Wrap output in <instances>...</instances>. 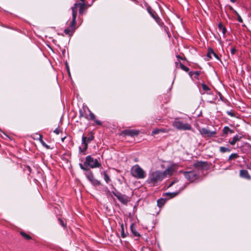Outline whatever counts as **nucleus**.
I'll return each instance as SVG.
<instances>
[{"instance_id":"37998d69","label":"nucleus","mask_w":251,"mask_h":251,"mask_svg":"<svg viewBox=\"0 0 251 251\" xmlns=\"http://www.w3.org/2000/svg\"><path fill=\"white\" fill-rule=\"evenodd\" d=\"M237 16H238V21L240 23H242L243 22V20L242 19V18L241 17V16L238 14L237 13Z\"/></svg>"},{"instance_id":"f257e3e1","label":"nucleus","mask_w":251,"mask_h":251,"mask_svg":"<svg viewBox=\"0 0 251 251\" xmlns=\"http://www.w3.org/2000/svg\"><path fill=\"white\" fill-rule=\"evenodd\" d=\"M166 174L164 172L156 170L151 172L148 175V177L146 181V183L150 187H154L157 186L165 177Z\"/></svg>"},{"instance_id":"1a4fd4ad","label":"nucleus","mask_w":251,"mask_h":251,"mask_svg":"<svg viewBox=\"0 0 251 251\" xmlns=\"http://www.w3.org/2000/svg\"><path fill=\"white\" fill-rule=\"evenodd\" d=\"M199 131L202 136H207L209 137H212L216 133V131H210L205 127H203L201 129L199 128Z\"/></svg>"},{"instance_id":"49530a36","label":"nucleus","mask_w":251,"mask_h":251,"mask_svg":"<svg viewBox=\"0 0 251 251\" xmlns=\"http://www.w3.org/2000/svg\"><path fill=\"white\" fill-rule=\"evenodd\" d=\"M213 55L217 60H220V58H219L218 55L217 54H216L214 52V53H213Z\"/></svg>"},{"instance_id":"ea45409f","label":"nucleus","mask_w":251,"mask_h":251,"mask_svg":"<svg viewBox=\"0 0 251 251\" xmlns=\"http://www.w3.org/2000/svg\"><path fill=\"white\" fill-rule=\"evenodd\" d=\"M195 77L197 79H198V76L200 75V72L199 71H195L194 73Z\"/></svg>"},{"instance_id":"7c9ffc66","label":"nucleus","mask_w":251,"mask_h":251,"mask_svg":"<svg viewBox=\"0 0 251 251\" xmlns=\"http://www.w3.org/2000/svg\"><path fill=\"white\" fill-rule=\"evenodd\" d=\"M239 155L238 154L236 153H231L228 158V161L230 160H232V159H237L239 157Z\"/></svg>"},{"instance_id":"dca6fc26","label":"nucleus","mask_w":251,"mask_h":251,"mask_svg":"<svg viewBox=\"0 0 251 251\" xmlns=\"http://www.w3.org/2000/svg\"><path fill=\"white\" fill-rule=\"evenodd\" d=\"M179 194L178 192H167L163 194V196H166V200H169L176 197Z\"/></svg>"},{"instance_id":"9b49d317","label":"nucleus","mask_w":251,"mask_h":251,"mask_svg":"<svg viewBox=\"0 0 251 251\" xmlns=\"http://www.w3.org/2000/svg\"><path fill=\"white\" fill-rule=\"evenodd\" d=\"M240 176L247 180L251 179V176L246 170H241L240 171Z\"/></svg>"},{"instance_id":"cd10ccee","label":"nucleus","mask_w":251,"mask_h":251,"mask_svg":"<svg viewBox=\"0 0 251 251\" xmlns=\"http://www.w3.org/2000/svg\"><path fill=\"white\" fill-rule=\"evenodd\" d=\"M147 11L150 15L153 18L156 15L155 12L152 9L151 6L147 7Z\"/></svg>"},{"instance_id":"5fc2aeb1","label":"nucleus","mask_w":251,"mask_h":251,"mask_svg":"<svg viewBox=\"0 0 251 251\" xmlns=\"http://www.w3.org/2000/svg\"><path fill=\"white\" fill-rule=\"evenodd\" d=\"M106 195H108V194H109L110 193L109 190H108V189H106Z\"/></svg>"},{"instance_id":"7ed1b4c3","label":"nucleus","mask_w":251,"mask_h":251,"mask_svg":"<svg viewBox=\"0 0 251 251\" xmlns=\"http://www.w3.org/2000/svg\"><path fill=\"white\" fill-rule=\"evenodd\" d=\"M81 2L79 3H75L73 6L72 7V13L73 12V10L75 11L76 12V15H77V8L79 7V14L80 15H82L84 12V11L89 7H90L93 3L94 0H92V2L90 4H89L87 1L85 0H79Z\"/></svg>"},{"instance_id":"864d4df0","label":"nucleus","mask_w":251,"mask_h":251,"mask_svg":"<svg viewBox=\"0 0 251 251\" xmlns=\"http://www.w3.org/2000/svg\"><path fill=\"white\" fill-rule=\"evenodd\" d=\"M176 57L179 59H182V57L179 55H176Z\"/></svg>"},{"instance_id":"3c124183","label":"nucleus","mask_w":251,"mask_h":251,"mask_svg":"<svg viewBox=\"0 0 251 251\" xmlns=\"http://www.w3.org/2000/svg\"><path fill=\"white\" fill-rule=\"evenodd\" d=\"M26 168H27L29 173H30L31 172V169L30 167H29V166H27Z\"/></svg>"},{"instance_id":"603ef678","label":"nucleus","mask_w":251,"mask_h":251,"mask_svg":"<svg viewBox=\"0 0 251 251\" xmlns=\"http://www.w3.org/2000/svg\"><path fill=\"white\" fill-rule=\"evenodd\" d=\"M164 30H165V31L166 32V33H167L168 34H169V31H168V28L167 26H164Z\"/></svg>"},{"instance_id":"c756f323","label":"nucleus","mask_w":251,"mask_h":251,"mask_svg":"<svg viewBox=\"0 0 251 251\" xmlns=\"http://www.w3.org/2000/svg\"><path fill=\"white\" fill-rule=\"evenodd\" d=\"M176 128L179 130H192V126H176Z\"/></svg>"},{"instance_id":"5701e85b","label":"nucleus","mask_w":251,"mask_h":251,"mask_svg":"<svg viewBox=\"0 0 251 251\" xmlns=\"http://www.w3.org/2000/svg\"><path fill=\"white\" fill-rule=\"evenodd\" d=\"M88 172V173L86 175V177L90 182H92L95 179L93 173L90 170Z\"/></svg>"},{"instance_id":"8fccbe9b","label":"nucleus","mask_w":251,"mask_h":251,"mask_svg":"<svg viewBox=\"0 0 251 251\" xmlns=\"http://www.w3.org/2000/svg\"><path fill=\"white\" fill-rule=\"evenodd\" d=\"M42 138H43L42 135H41V134L39 135V137L38 138V140H39V141L42 140H43Z\"/></svg>"},{"instance_id":"f03ea898","label":"nucleus","mask_w":251,"mask_h":251,"mask_svg":"<svg viewBox=\"0 0 251 251\" xmlns=\"http://www.w3.org/2000/svg\"><path fill=\"white\" fill-rule=\"evenodd\" d=\"M79 113L80 117H84L88 120L94 121L98 125H100L101 124L100 121L96 119L95 115L88 107H83L82 109H79Z\"/></svg>"},{"instance_id":"a878e982","label":"nucleus","mask_w":251,"mask_h":251,"mask_svg":"<svg viewBox=\"0 0 251 251\" xmlns=\"http://www.w3.org/2000/svg\"><path fill=\"white\" fill-rule=\"evenodd\" d=\"M153 19L155 20V22L158 24V25L160 26H163V23L162 22L161 19L157 15H155Z\"/></svg>"},{"instance_id":"2f4dec72","label":"nucleus","mask_w":251,"mask_h":251,"mask_svg":"<svg viewBox=\"0 0 251 251\" xmlns=\"http://www.w3.org/2000/svg\"><path fill=\"white\" fill-rule=\"evenodd\" d=\"M213 53H214V51L212 50V49L209 48L208 49V51H207V55H206V57L207 58H208V60H209V59H211V58H212L211 55L213 54Z\"/></svg>"},{"instance_id":"6ab92c4d","label":"nucleus","mask_w":251,"mask_h":251,"mask_svg":"<svg viewBox=\"0 0 251 251\" xmlns=\"http://www.w3.org/2000/svg\"><path fill=\"white\" fill-rule=\"evenodd\" d=\"M174 126H189L188 124L184 123L180 118H176L175 120Z\"/></svg>"},{"instance_id":"58836bf2","label":"nucleus","mask_w":251,"mask_h":251,"mask_svg":"<svg viewBox=\"0 0 251 251\" xmlns=\"http://www.w3.org/2000/svg\"><path fill=\"white\" fill-rule=\"evenodd\" d=\"M79 166L80 169L83 171H88L89 170V169L88 168L84 167V165L81 163H79Z\"/></svg>"},{"instance_id":"13d9d810","label":"nucleus","mask_w":251,"mask_h":251,"mask_svg":"<svg viewBox=\"0 0 251 251\" xmlns=\"http://www.w3.org/2000/svg\"><path fill=\"white\" fill-rule=\"evenodd\" d=\"M178 62H176V65L177 66L178 65Z\"/></svg>"},{"instance_id":"4468645a","label":"nucleus","mask_w":251,"mask_h":251,"mask_svg":"<svg viewBox=\"0 0 251 251\" xmlns=\"http://www.w3.org/2000/svg\"><path fill=\"white\" fill-rule=\"evenodd\" d=\"M243 135L241 134H236L233 136V139L231 141H229V143L231 145H234L235 143L239 141L242 138Z\"/></svg>"},{"instance_id":"c85d7f7f","label":"nucleus","mask_w":251,"mask_h":251,"mask_svg":"<svg viewBox=\"0 0 251 251\" xmlns=\"http://www.w3.org/2000/svg\"><path fill=\"white\" fill-rule=\"evenodd\" d=\"M103 176L104 180L106 183H108L109 182L111 181V179L108 175L106 173V171L103 172Z\"/></svg>"},{"instance_id":"393cba45","label":"nucleus","mask_w":251,"mask_h":251,"mask_svg":"<svg viewBox=\"0 0 251 251\" xmlns=\"http://www.w3.org/2000/svg\"><path fill=\"white\" fill-rule=\"evenodd\" d=\"M218 29L219 30H222V33L224 36L226 32V27L222 24V23H220L218 24Z\"/></svg>"},{"instance_id":"473e14b6","label":"nucleus","mask_w":251,"mask_h":251,"mask_svg":"<svg viewBox=\"0 0 251 251\" xmlns=\"http://www.w3.org/2000/svg\"><path fill=\"white\" fill-rule=\"evenodd\" d=\"M220 151L221 152L224 153L226 152H229L231 151V150L228 148L225 147H221L220 148Z\"/></svg>"},{"instance_id":"2eb2a0df","label":"nucleus","mask_w":251,"mask_h":251,"mask_svg":"<svg viewBox=\"0 0 251 251\" xmlns=\"http://www.w3.org/2000/svg\"><path fill=\"white\" fill-rule=\"evenodd\" d=\"M169 131V129H167L164 128H155L152 130L151 132L152 135H155L160 133H167Z\"/></svg>"},{"instance_id":"4be33fe9","label":"nucleus","mask_w":251,"mask_h":251,"mask_svg":"<svg viewBox=\"0 0 251 251\" xmlns=\"http://www.w3.org/2000/svg\"><path fill=\"white\" fill-rule=\"evenodd\" d=\"M74 31L75 29H74L72 27H71L70 26H69L64 30V32L66 34L68 35L69 36H72Z\"/></svg>"},{"instance_id":"4d7b16f0","label":"nucleus","mask_w":251,"mask_h":251,"mask_svg":"<svg viewBox=\"0 0 251 251\" xmlns=\"http://www.w3.org/2000/svg\"><path fill=\"white\" fill-rule=\"evenodd\" d=\"M236 0H230V1L231 2H232V3L235 2Z\"/></svg>"},{"instance_id":"052dcab7","label":"nucleus","mask_w":251,"mask_h":251,"mask_svg":"<svg viewBox=\"0 0 251 251\" xmlns=\"http://www.w3.org/2000/svg\"><path fill=\"white\" fill-rule=\"evenodd\" d=\"M197 127H198V126H197ZM199 127H200V126H199ZM200 128H199L198 129Z\"/></svg>"},{"instance_id":"6e6d98bb","label":"nucleus","mask_w":251,"mask_h":251,"mask_svg":"<svg viewBox=\"0 0 251 251\" xmlns=\"http://www.w3.org/2000/svg\"><path fill=\"white\" fill-rule=\"evenodd\" d=\"M65 138H66V136H64V137H62V138H61V141H62V142H64V140H65Z\"/></svg>"},{"instance_id":"f704fd0d","label":"nucleus","mask_w":251,"mask_h":251,"mask_svg":"<svg viewBox=\"0 0 251 251\" xmlns=\"http://www.w3.org/2000/svg\"><path fill=\"white\" fill-rule=\"evenodd\" d=\"M20 234L23 237H24L25 239L27 240H29L31 238V236L29 235L26 234L24 232L21 231L20 232Z\"/></svg>"},{"instance_id":"bb28decb","label":"nucleus","mask_w":251,"mask_h":251,"mask_svg":"<svg viewBox=\"0 0 251 251\" xmlns=\"http://www.w3.org/2000/svg\"><path fill=\"white\" fill-rule=\"evenodd\" d=\"M85 141H87V143L91 142L94 138V136L92 132H90V134L89 137L84 136Z\"/></svg>"},{"instance_id":"39448f33","label":"nucleus","mask_w":251,"mask_h":251,"mask_svg":"<svg viewBox=\"0 0 251 251\" xmlns=\"http://www.w3.org/2000/svg\"><path fill=\"white\" fill-rule=\"evenodd\" d=\"M84 164L86 166H89L91 168H99L101 164L98 161V159H94L91 155H88L85 157V161Z\"/></svg>"},{"instance_id":"423d86ee","label":"nucleus","mask_w":251,"mask_h":251,"mask_svg":"<svg viewBox=\"0 0 251 251\" xmlns=\"http://www.w3.org/2000/svg\"><path fill=\"white\" fill-rule=\"evenodd\" d=\"M179 172L182 173L187 180L190 182H194L199 177V174L195 171L186 172L180 171Z\"/></svg>"},{"instance_id":"c9c22d12","label":"nucleus","mask_w":251,"mask_h":251,"mask_svg":"<svg viewBox=\"0 0 251 251\" xmlns=\"http://www.w3.org/2000/svg\"><path fill=\"white\" fill-rule=\"evenodd\" d=\"M91 183L94 186H99L101 184L100 181L95 178Z\"/></svg>"},{"instance_id":"09e8293b","label":"nucleus","mask_w":251,"mask_h":251,"mask_svg":"<svg viewBox=\"0 0 251 251\" xmlns=\"http://www.w3.org/2000/svg\"><path fill=\"white\" fill-rule=\"evenodd\" d=\"M176 182L175 180L172 181L170 184L169 185L168 187H171Z\"/></svg>"},{"instance_id":"20e7f679","label":"nucleus","mask_w":251,"mask_h":251,"mask_svg":"<svg viewBox=\"0 0 251 251\" xmlns=\"http://www.w3.org/2000/svg\"><path fill=\"white\" fill-rule=\"evenodd\" d=\"M132 176L137 179H143L146 177L145 171L138 164L135 165L131 169Z\"/></svg>"},{"instance_id":"72a5a7b5","label":"nucleus","mask_w":251,"mask_h":251,"mask_svg":"<svg viewBox=\"0 0 251 251\" xmlns=\"http://www.w3.org/2000/svg\"><path fill=\"white\" fill-rule=\"evenodd\" d=\"M179 66H180V68L184 71H185L186 72H189V68L185 66L182 63H181V62L179 63Z\"/></svg>"},{"instance_id":"4c0bfd02","label":"nucleus","mask_w":251,"mask_h":251,"mask_svg":"<svg viewBox=\"0 0 251 251\" xmlns=\"http://www.w3.org/2000/svg\"><path fill=\"white\" fill-rule=\"evenodd\" d=\"M40 143L42 144V146L45 147L47 149H50L51 148L50 146L48 145L43 140L40 141Z\"/></svg>"},{"instance_id":"6e6552de","label":"nucleus","mask_w":251,"mask_h":251,"mask_svg":"<svg viewBox=\"0 0 251 251\" xmlns=\"http://www.w3.org/2000/svg\"><path fill=\"white\" fill-rule=\"evenodd\" d=\"M139 133V131L137 129H126L123 130L121 133V135L129 136L134 137L137 136Z\"/></svg>"},{"instance_id":"f3484780","label":"nucleus","mask_w":251,"mask_h":251,"mask_svg":"<svg viewBox=\"0 0 251 251\" xmlns=\"http://www.w3.org/2000/svg\"><path fill=\"white\" fill-rule=\"evenodd\" d=\"M72 20L69 26L73 28L74 29H75V26L76 25V12H75V11H74V10H73V12L72 13Z\"/></svg>"},{"instance_id":"0eeeda50","label":"nucleus","mask_w":251,"mask_h":251,"mask_svg":"<svg viewBox=\"0 0 251 251\" xmlns=\"http://www.w3.org/2000/svg\"><path fill=\"white\" fill-rule=\"evenodd\" d=\"M119 200V201L124 205H126L129 201V197L125 195L122 194L119 192L115 193L114 191L111 192Z\"/></svg>"},{"instance_id":"79ce46f5","label":"nucleus","mask_w":251,"mask_h":251,"mask_svg":"<svg viewBox=\"0 0 251 251\" xmlns=\"http://www.w3.org/2000/svg\"><path fill=\"white\" fill-rule=\"evenodd\" d=\"M236 51V49H235V48H231V49L230 52H231V53L232 55H233V54H235V53Z\"/></svg>"},{"instance_id":"412c9836","label":"nucleus","mask_w":251,"mask_h":251,"mask_svg":"<svg viewBox=\"0 0 251 251\" xmlns=\"http://www.w3.org/2000/svg\"><path fill=\"white\" fill-rule=\"evenodd\" d=\"M201 87L202 90L205 91L208 95H211L212 94L210 88L206 84L202 83Z\"/></svg>"},{"instance_id":"bf43d9fd","label":"nucleus","mask_w":251,"mask_h":251,"mask_svg":"<svg viewBox=\"0 0 251 251\" xmlns=\"http://www.w3.org/2000/svg\"><path fill=\"white\" fill-rule=\"evenodd\" d=\"M232 9H233V8H232V7L231 6H230V10H232Z\"/></svg>"},{"instance_id":"a19ab883","label":"nucleus","mask_w":251,"mask_h":251,"mask_svg":"<svg viewBox=\"0 0 251 251\" xmlns=\"http://www.w3.org/2000/svg\"><path fill=\"white\" fill-rule=\"evenodd\" d=\"M58 220H59V223H60V225H61L62 226H63V227H65V226H66V225H65V224H64V222H63V220H62L61 219L59 218V219H58Z\"/></svg>"},{"instance_id":"e433bc0d","label":"nucleus","mask_w":251,"mask_h":251,"mask_svg":"<svg viewBox=\"0 0 251 251\" xmlns=\"http://www.w3.org/2000/svg\"><path fill=\"white\" fill-rule=\"evenodd\" d=\"M40 135V134H39L38 133H33L32 135H31L30 137L35 140H38V138L39 137V135Z\"/></svg>"},{"instance_id":"aec40b11","label":"nucleus","mask_w":251,"mask_h":251,"mask_svg":"<svg viewBox=\"0 0 251 251\" xmlns=\"http://www.w3.org/2000/svg\"><path fill=\"white\" fill-rule=\"evenodd\" d=\"M166 198H161L157 201V205L159 207H161L165 203Z\"/></svg>"},{"instance_id":"9d476101","label":"nucleus","mask_w":251,"mask_h":251,"mask_svg":"<svg viewBox=\"0 0 251 251\" xmlns=\"http://www.w3.org/2000/svg\"><path fill=\"white\" fill-rule=\"evenodd\" d=\"M84 136L83 135L81 138V146L79 147V153L83 155L85 154V151L88 148V143L87 141H85Z\"/></svg>"},{"instance_id":"de8ad7c7","label":"nucleus","mask_w":251,"mask_h":251,"mask_svg":"<svg viewBox=\"0 0 251 251\" xmlns=\"http://www.w3.org/2000/svg\"><path fill=\"white\" fill-rule=\"evenodd\" d=\"M194 73H195V72H193V71H189V72H188L189 75L191 77H192L193 75H194Z\"/></svg>"},{"instance_id":"b1692460","label":"nucleus","mask_w":251,"mask_h":251,"mask_svg":"<svg viewBox=\"0 0 251 251\" xmlns=\"http://www.w3.org/2000/svg\"><path fill=\"white\" fill-rule=\"evenodd\" d=\"M121 237L123 238L126 237L128 234V232L126 230H125L124 229V225L123 223L121 224Z\"/></svg>"},{"instance_id":"f8f14e48","label":"nucleus","mask_w":251,"mask_h":251,"mask_svg":"<svg viewBox=\"0 0 251 251\" xmlns=\"http://www.w3.org/2000/svg\"><path fill=\"white\" fill-rule=\"evenodd\" d=\"M131 232L134 237H139L140 233L137 231L136 225L134 223H132L130 226Z\"/></svg>"},{"instance_id":"ddd939ff","label":"nucleus","mask_w":251,"mask_h":251,"mask_svg":"<svg viewBox=\"0 0 251 251\" xmlns=\"http://www.w3.org/2000/svg\"><path fill=\"white\" fill-rule=\"evenodd\" d=\"M207 166V163L205 161H197L194 164V166L198 169H203L206 167Z\"/></svg>"},{"instance_id":"c03bdc74","label":"nucleus","mask_w":251,"mask_h":251,"mask_svg":"<svg viewBox=\"0 0 251 251\" xmlns=\"http://www.w3.org/2000/svg\"><path fill=\"white\" fill-rule=\"evenodd\" d=\"M226 113L228 115H230L231 116H234V113H233L231 111H227L226 112Z\"/></svg>"},{"instance_id":"a18cd8bd","label":"nucleus","mask_w":251,"mask_h":251,"mask_svg":"<svg viewBox=\"0 0 251 251\" xmlns=\"http://www.w3.org/2000/svg\"><path fill=\"white\" fill-rule=\"evenodd\" d=\"M54 132L57 134H58L59 133L60 129L58 128V127L54 130Z\"/></svg>"},{"instance_id":"a211bd4d","label":"nucleus","mask_w":251,"mask_h":251,"mask_svg":"<svg viewBox=\"0 0 251 251\" xmlns=\"http://www.w3.org/2000/svg\"><path fill=\"white\" fill-rule=\"evenodd\" d=\"M223 131V136H225L229 133L231 134L234 132V130L230 129L228 126H224Z\"/></svg>"}]
</instances>
